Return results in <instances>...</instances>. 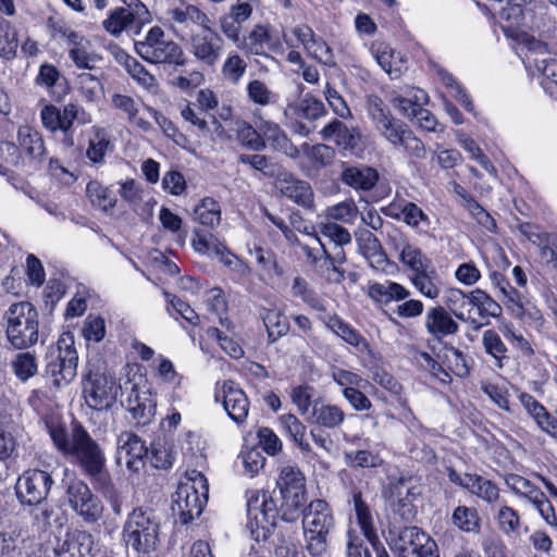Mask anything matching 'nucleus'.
Here are the masks:
<instances>
[{
	"mask_svg": "<svg viewBox=\"0 0 557 557\" xmlns=\"http://www.w3.org/2000/svg\"><path fill=\"white\" fill-rule=\"evenodd\" d=\"M281 424L292 441L302 453H310L311 445L306 438V425L295 414H283L280 418Z\"/></svg>",
	"mask_w": 557,
	"mask_h": 557,
	"instance_id": "nucleus-40",
	"label": "nucleus"
},
{
	"mask_svg": "<svg viewBox=\"0 0 557 557\" xmlns=\"http://www.w3.org/2000/svg\"><path fill=\"white\" fill-rule=\"evenodd\" d=\"M48 429L57 448L70 457L87 476L97 482L103 493H109L112 484L106 471V457L85 428L78 422H73L70 434L59 424H48Z\"/></svg>",
	"mask_w": 557,
	"mask_h": 557,
	"instance_id": "nucleus-1",
	"label": "nucleus"
},
{
	"mask_svg": "<svg viewBox=\"0 0 557 557\" xmlns=\"http://www.w3.org/2000/svg\"><path fill=\"white\" fill-rule=\"evenodd\" d=\"M400 213L403 221L419 232H426L430 227L429 216L413 202H406Z\"/></svg>",
	"mask_w": 557,
	"mask_h": 557,
	"instance_id": "nucleus-54",
	"label": "nucleus"
},
{
	"mask_svg": "<svg viewBox=\"0 0 557 557\" xmlns=\"http://www.w3.org/2000/svg\"><path fill=\"white\" fill-rule=\"evenodd\" d=\"M368 297L379 306H387L392 301H400L410 296V292L403 285L392 281L383 283L369 282Z\"/></svg>",
	"mask_w": 557,
	"mask_h": 557,
	"instance_id": "nucleus-27",
	"label": "nucleus"
},
{
	"mask_svg": "<svg viewBox=\"0 0 557 557\" xmlns=\"http://www.w3.org/2000/svg\"><path fill=\"white\" fill-rule=\"evenodd\" d=\"M446 305L457 319L469 323L473 330H479L484 325L472 314V292L467 294L461 289H450Z\"/></svg>",
	"mask_w": 557,
	"mask_h": 557,
	"instance_id": "nucleus-26",
	"label": "nucleus"
},
{
	"mask_svg": "<svg viewBox=\"0 0 557 557\" xmlns=\"http://www.w3.org/2000/svg\"><path fill=\"white\" fill-rule=\"evenodd\" d=\"M391 547L398 557H423L433 552L435 543L420 528L412 525L400 528L392 537Z\"/></svg>",
	"mask_w": 557,
	"mask_h": 557,
	"instance_id": "nucleus-13",
	"label": "nucleus"
},
{
	"mask_svg": "<svg viewBox=\"0 0 557 557\" xmlns=\"http://www.w3.org/2000/svg\"><path fill=\"white\" fill-rule=\"evenodd\" d=\"M323 139L333 140L345 153L361 157L364 151V140L358 127H348L342 121L334 119L320 132Z\"/></svg>",
	"mask_w": 557,
	"mask_h": 557,
	"instance_id": "nucleus-15",
	"label": "nucleus"
},
{
	"mask_svg": "<svg viewBox=\"0 0 557 557\" xmlns=\"http://www.w3.org/2000/svg\"><path fill=\"white\" fill-rule=\"evenodd\" d=\"M119 389L115 376L106 371L102 364L89 363L83 392L90 408L95 410L110 409L117 398Z\"/></svg>",
	"mask_w": 557,
	"mask_h": 557,
	"instance_id": "nucleus-8",
	"label": "nucleus"
},
{
	"mask_svg": "<svg viewBox=\"0 0 557 557\" xmlns=\"http://www.w3.org/2000/svg\"><path fill=\"white\" fill-rule=\"evenodd\" d=\"M239 458L242 459L244 472L251 478L258 474L264 467L265 457L257 447L243 451Z\"/></svg>",
	"mask_w": 557,
	"mask_h": 557,
	"instance_id": "nucleus-63",
	"label": "nucleus"
},
{
	"mask_svg": "<svg viewBox=\"0 0 557 557\" xmlns=\"http://www.w3.org/2000/svg\"><path fill=\"white\" fill-rule=\"evenodd\" d=\"M261 136L265 141H269L272 149L281 151L289 158L296 159L299 156L298 148L289 140L285 132L278 124L261 120L258 124Z\"/></svg>",
	"mask_w": 557,
	"mask_h": 557,
	"instance_id": "nucleus-25",
	"label": "nucleus"
},
{
	"mask_svg": "<svg viewBox=\"0 0 557 557\" xmlns=\"http://www.w3.org/2000/svg\"><path fill=\"white\" fill-rule=\"evenodd\" d=\"M247 71L246 61L237 53L231 52L221 69L222 77L231 85H237Z\"/></svg>",
	"mask_w": 557,
	"mask_h": 557,
	"instance_id": "nucleus-47",
	"label": "nucleus"
},
{
	"mask_svg": "<svg viewBox=\"0 0 557 557\" xmlns=\"http://www.w3.org/2000/svg\"><path fill=\"white\" fill-rule=\"evenodd\" d=\"M251 2L252 0H236L230 5L228 11L219 18L222 34L236 45L240 41L243 23L252 15Z\"/></svg>",
	"mask_w": 557,
	"mask_h": 557,
	"instance_id": "nucleus-20",
	"label": "nucleus"
},
{
	"mask_svg": "<svg viewBox=\"0 0 557 557\" xmlns=\"http://www.w3.org/2000/svg\"><path fill=\"white\" fill-rule=\"evenodd\" d=\"M236 125L237 138L243 146L253 151H260L265 148L264 139L259 129L257 131L244 121L237 122Z\"/></svg>",
	"mask_w": 557,
	"mask_h": 557,
	"instance_id": "nucleus-52",
	"label": "nucleus"
},
{
	"mask_svg": "<svg viewBox=\"0 0 557 557\" xmlns=\"http://www.w3.org/2000/svg\"><path fill=\"white\" fill-rule=\"evenodd\" d=\"M302 528L306 548L312 557H323L336 528V520L330 504L313 499L302 509Z\"/></svg>",
	"mask_w": 557,
	"mask_h": 557,
	"instance_id": "nucleus-2",
	"label": "nucleus"
},
{
	"mask_svg": "<svg viewBox=\"0 0 557 557\" xmlns=\"http://www.w3.org/2000/svg\"><path fill=\"white\" fill-rule=\"evenodd\" d=\"M324 104L319 99L306 95L296 103L287 104L285 115L294 116L296 120L313 121L323 115Z\"/></svg>",
	"mask_w": 557,
	"mask_h": 557,
	"instance_id": "nucleus-32",
	"label": "nucleus"
},
{
	"mask_svg": "<svg viewBox=\"0 0 557 557\" xmlns=\"http://www.w3.org/2000/svg\"><path fill=\"white\" fill-rule=\"evenodd\" d=\"M262 321L268 331L269 343H275L289 331L288 319L275 309H267L262 313Z\"/></svg>",
	"mask_w": 557,
	"mask_h": 557,
	"instance_id": "nucleus-42",
	"label": "nucleus"
},
{
	"mask_svg": "<svg viewBox=\"0 0 557 557\" xmlns=\"http://www.w3.org/2000/svg\"><path fill=\"white\" fill-rule=\"evenodd\" d=\"M320 233L334 244L335 248L350 244L351 235L347 228L334 222H327L320 226Z\"/></svg>",
	"mask_w": 557,
	"mask_h": 557,
	"instance_id": "nucleus-62",
	"label": "nucleus"
},
{
	"mask_svg": "<svg viewBox=\"0 0 557 557\" xmlns=\"http://www.w3.org/2000/svg\"><path fill=\"white\" fill-rule=\"evenodd\" d=\"M421 495V487L418 485L408 486L406 495L399 497L395 512L400 516L404 521H412L417 516V508L413 502Z\"/></svg>",
	"mask_w": 557,
	"mask_h": 557,
	"instance_id": "nucleus-56",
	"label": "nucleus"
},
{
	"mask_svg": "<svg viewBox=\"0 0 557 557\" xmlns=\"http://www.w3.org/2000/svg\"><path fill=\"white\" fill-rule=\"evenodd\" d=\"M111 141L104 128L92 126L86 157L92 163H102Z\"/></svg>",
	"mask_w": 557,
	"mask_h": 557,
	"instance_id": "nucleus-37",
	"label": "nucleus"
},
{
	"mask_svg": "<svg viewBox=\"0 0 557 557\" xmlns=\"http://www.w3.org/2000/svg\"><path fill=\"white\" fill-rule=\"evenodd\" d=\"M86 191L91 203L106 212L113 210L116 206L117 200L112 190L102 186L99 182H89Z\"/></svg>",
	"mask_w": 557,
	"mask_h": 557,
	"instance_id": "nucleus-45",
	"label": "nucleus"
},
{
	"mask_svg": "<svg viewBox=\"0 0 557 557\" xmlns=\"http://www.w3.org/2000/svg\"><path fill=\"white\" fill-rule=\"evenodd\" d=\"M305 475L295 466H284L281 469L277 487L282 495L283 518L293 520L294 512L302 508L306 503Z\"/></svg>",
	"mask_w": 557,
	"mask_h": 557,
	"instance_id": "nucleus-10",
	"label": "nucleus"
},
{
	"mask_svg": "<svg viewBox=\"0 0 557 557\" xmlns=\"http://www.w3.org/2000/svg\"><path fill=\"white\" fill-rule=\"evenodd\" d=\"M482 343L485 351L495 359L497 368H503L504 360H507V347L500 336L494 330H486L483 333Z\"/></svg>",
	"mask_w": 557,
	"mask_h": 557,
	"instance_id": "nucleus-50",
	"label": "nucleus"
},
{
	"mask_svg": "<svg viewBox=\"0 0 557 557\" xmlns=\"http://www.w3.org/2000/svg\"><path fill=\"white\" fill-rule=\"evenodd\" d=\"M424 326L428 333L436 339L454 335L459 330L458 323L442 306H435L428 309L424 318Z\"/></svg>",
	"mask_w": 557,
	"mask_h": 557,
	"instance_id": "nucleus-24",
	"label": "nucleus"
},
{
	"mask_svg": "<svg viewBox=\"0 0 557 557\" xmlns=\"http://www.w3.org/2000/svg\"><path fill=\"white\" fill-rule=\"evenodd\" d=\"M375 59L392 78H398L406 70V61L403 55L388 46H380L375 51Z\"/></svg>",
	"mask_w": 557,
	"mask_h": 557,
	"instance_id": "nucleus-35",
	"label": "nucleus"
},
{
	"mask_svg": "<svg viewBox=\"0 0 557 557\" xmlns=\"http://www.w3.org/2000/svg\"><path fill=\"white\" fill-rule=\"evenodd\" d=\"M223 38L211 25L190 37V52L201 64L213 67L223 52Z\"/></svg>",
	"mask_w": 557,
	"mask_h": 557,
	"instance_id": "nucleus-16",
	"label": "nucleus"
},
{
	"mask_svg": "<svg viewBox=\"0 0 557 557\" xmlns=\"http://www.w3.org/2000/svg\"><path fill=\"white\" fill-rule=\"evenodd\" d=\"M148 448L145 442L134 433L123 432L117 437L116 463L138 473L145 468Z\"/></svg>",
	"mask_w": 557,
	"mask_h": 557,
	"instance_id": "nucleus-17",
	"label": "nucleus"
},
{
	"mask_svg": "<svg viewBox=\"0 0 557 557\" xmlns=\"http://www.w3.org/2000/svg\"><path fill=\"white\" fill-rule=\"evenodd\" d=\"M77 363L73 335L64 333L46 354V373L57 386L69 384L76 376Z\"/></svg>",
	"mask_w": 557,
	"mask_h": 557,
	"instance_id": "nucleus-6",
	"label": "nucleus"
},
{
	"mask_svg": "<svg viewBox=\"0 0 557 557\" xmlns=\"http://www.w3.org/2000/svg\"><path fill=\"white\" fill-rule=\"evenodd\" d=\"M534 64L536 72L543 77L542 84L546 88L548 84L557 85V60L550 58L529 59Z\"/></svg>",
	"mask_w": 557,
	"mask_h": 557,
	"instance_id": "nucleus-64",
	"label": "nucleus"
},
{
	"mask_svg": "<svg viewBox=\"0 0 557 557\" xmlns=\"http://www.w3.org/2000/svg\"><path fill=\"white\" fill-rule=\"evenodd\" d=\"M123 65L131 77L147 90H154L158 87L157 78L134 57L122 51Z\"/></svg>",
	"mask_w": 557,
	"mask_h": 557,
	"instance_id": "nucleus-36",
	"label": "nucleus"
},
{
	"mask_svg": "<svg viewBox=\"0 0 557 557\" xmlns=\"http://www.w3.org/2000/svg\"><path fill=\"white\" fill-rule=\"evenodd\" d=\"M351 499L354 503L358 524L363 535L366 536V539L369 541L374 552L376 553V557H389L388 553L386 552L384 545L381 543L376 534L371 511L367 503L362 498L361 491L354 490L351 492Z\"/></svg>",
	"mask_w": 557,
	"mask_h": 557,
	"instance_id": "nucleus-21",
	"label": "nucleus"
},
{
	"mask_svg": "<svg viewBox=\"0 0 557 557\" xmlns=\"http://www.w3.org/2000/svg\"><path fill=\"white\" fill-rule=\"evenodd\" d=\"M342 182L356 190H371L379 181V173L370 166H348L341 174Z\"/></svg>",
	"mask_w": 557,
	"mask_h": 557,
	"instance_id": "nucleus-30",
	"label": "nucleus"
},
{
	"mask_svg": "<svg viewBox=\"0 0 557 557\" xmlns=\"http://www.w3.org/2000/svg\"><path fill=\"white\" fill-rule=\"evenodd\" d=\"M275 187L286 198L306 210H314L313 190L310 184L293 174L283 173L276 178Z\"/></svg>",
	"mask_w": 557,
	"mask_h": 557,
	"instance_id": "nucleus-19",
	"label": "nucleus"
},
{
	"mask_svg": "<svg viewBox=\"0 0 557 557\" xmlns=\"http://www.w3.org/2000/svg\"><path fill=\"white\" fill-rule=\"evenodd\" d=\"M4 318L7 338L14 348L23 349L37 343V312L29 302L11 305Z\"/></svg>",
	"mask_w": 557,
	"mask_h": 557,
	"instance_id": "nucleus-5",
	"label": "nucleus"
},
{
	"mask_svg": "<svg viewBox=\"0 0 557 557\" xmlns=\"http://www.w3.org/2000/svg\"><path fill=\"white\" fill-rule=\"evenodd\" d=\"M137 10L133 12L123 7L115 8L109 12L108 17L102 22V26L110 35L119 37L124 30L132 27L135 23Z\"/></svg>",
	"mask_w": 557,
	"mask_h": 557,
	"instance_id": "nucleus-34",
	"label": "nucleus"
},
{
	"mask_svg": "<svg viewBox=\"0 0 557 557\" xmlns=\"http://www.w3.org/2000/svg\"><path fill=\"white\" fill-rule=\"evenodd\" d=\"M506 484L516 495L528 499L530 503L543 492L530 480L518 474H510L506 479Z\"/></svg>",
	"mask_w": 557,
	"mask_h": 557,
	"instance_id": "nucleus-59",
	"label": "nucleus"
},
{
	"mask_svg": "<svg viewBox=\"0 0 557 557\" xmlns=\"http://www.w3.org/2000/svg\"><path fill=\"white\" fill-rule=\"evenodd\" d=\"M223 407L228 417L238 425L244 423L249 412V400L245 392L234 381H225L222 387Z\"/></svg>",
	"mask_w": 557,
	"mask_h": 557,
	"instance_id": "nucleus-23",
	"label": "nucleus"
},
{
	"mask_svg": "<svg viewBox=\"0 0 557 557\" xmlns=\"http://www.w3.org/2000/svg\"><path fill=\"white\" fill-rule=\"evenodd\" d=\"M467 490L488 504L495 503L499 498V488L497 485L479 474H472L471 481L468 482Z\"/></svg>",
	"mask_w": 557,
	"mask_h": 557,
	"instance_id": "nucleus-46",
	"label": "nucleus"
},
{
	"mask_svg": "<svg viewBox=\"0 0 557 557\" xmlns=\"http://www.w3.org/2000/svg\"><path fill=\"white\" fill-rule=\"evenodd\" d=\"M400 262L413 274L432 268L431 260L421 251V249L410 244H406L401 249Z\"/></svg>",
	"mask_w": 557,
	"mask_h": 557,
	"instance_id": "nucleus-44",
	"label": "nucleus"
},
{
	"mask_svg": "<svg viewBox=\"0 0 557 557\" xmlns=\"http://www.w3.org/2000/svg\"><path fill=\"white\" fill-rule=\"evenodd\" d=\"M195 218L200 224L214 227L221 221V207L213 198H205L194 210Z\"/></svg>",
	"mask_w": 557,
	"mask_h": 557,
	"instance_id": "nucleus-49",
	"label": "nucleus"
},
{
	"mask_svg": "<svg viewBox=\"0 0 557 557\" xmlns=\"http://www.w3.org/2000/svg\"><path fill=\"white\" fill-rule=\"evenodd\" d=\"M247 96L251 102L261 107L275 104L277 101V95L260 79H252L248 83Z\"/></svg>",
	"mask_w": 557,
	"mask_h": 557,
	"instance_id": "nucleus-51",
	"label": "nucleus"
},
{
	"mask_svg": "<svg viewBox=\"0 0 557 557\" xmlns=\"http://www.w3.org/2000/svg\"><path fill=\"white\" fill-rule=\"evenodd\" d=\"M92 119L82 106L76 103H67L61 110V132L67 134L72 131L74 122L79 125L91 123Z\"/></svg>",
	"mask_w": 557,
	"mask_h": 557,
	"instance_id": "nucleus-43",
	"label": "nucleus"
},
{
	"mask_svg": "<svg viewBox=\"0 0 557 557\" xmlns=\"http://www.w3.org/2000/svg\"><path fill=\"white\" fill-rule=\"evenodd\" d=\"M432 274H434V271L430 269L413 274L410 280L420 294L430 299H435L440 295V288L434 283Z\"/></svg>",
	"mask_w": 557,
	"mask_h": 557,
	"instance_id": "nucleus-60",
	"label": "nucleus"
},
{
	"mask_svg": "<svg viewBox=\"0 0 557 557\" xmlns=\"http://www.w3.org/2000/svg\"><path fill=\"white\" fill-rule=\"evenodd\" d=\"M472 307L476 310L478 319L485 324L488 318H496L502 313V307L482 289L472 290Z\"/></svg>",
	"mask_w": 557,
	"mask_h": 557,
	"instance_id": "nucleus-38",
	"label": "nucleus"
},
{
	"mask_svg": "<svg viewBox=\"0 0 557 557\" xmlns=\"http://www.w3.org/2000/svg\"><path fill=\"white\" fill-rule=\"evenodd\" d=\"M18 41L10 22H0V58L12 60L16 55Z\"/></svg>",
	"mask_w": 557,
	"mask_h": 557,
	"instance_id": "nucleus-55",
	"label": "nucleus"
},
{
	"mask_svg": "<svg viewBox=\"0 0 557 557\" xmlns=\"http://www.w3.org/2000/svg\"><path fill=\"white\" fill-rule=\"evenodd\" d=\"M326 326L347 344L354 346L358 351L364 352L368 350L369 344L367 339L356 329L344 322L337 315L330 317Z\"/></svg>",
	"mask_w": 557,
	"mask_h": 557,
	"instance_id": "nucleus-33",
	"label": "nucleus"
},
{
	"mask_svg": "<svg viewBox=\"0 0 557 557\" xmlns=\"http://www.w3.org/2000/svg\"><path fill=\"white\" fill-rule=\"evenodd\" d=\"M160 520L150 508H134L126 517L122 537L127 548L138 555L154 552L160 542Z\"/></svg>",
	"mask_w": 557,
	"mask_h": 557,
	"instance_id": "nucleus-3",
	"label": "nucleus"
},
{
	"mask_svg": "<svg viewBox=\"0 0 557 557\" xmlns=\"http://www.w3.org/2000/svg\"><path fill=\"white\" fill-rule=\"evenodd\" d=\"M472 307L476 310L478 319L485 324L488 318H496L502 313V307L482 289L472 290Z\"/></svg>",
	"mask_w": 557,
	"mask_h": 557,
	"instance_id": "nucleus-39",
	"label": "nucleus"
},
{
	"mask_svg": "<svg viewBox=\"0 0 557 557\" xmlns=\"http://www.w3.org/2000/svg\"><path fill=\"white\" fill-rule=\"evenodd\" d=\"M70 507L86 522L96 523L103 513L100 498L92 494L89 486L83 481H74L67 486Z\"/></svg>",
	"mask_w": 557,
	"mask_h": 557,
	"instance_id": "nucleus-12",
	"label": "nucleus"
},
{
	"mask_svg": "<svg viewBox=\"0 0 557 557\" xmlns=\"http://www.w3.org/2000/svg\"><path fill=\"white\" fill-rule=\"evenodd\" d=\"M135 51L150 64L174 66L185 64L182 47L169 38L160 26H152L143 40L135 41Z\"/></svg>",
	"mask_w": 557,
	"mask_h": 557,
	"instance_id": "nucleus-4",
	"label": "nucleus"
},
{
	"mask_svg": "<svg viewBox=\"0 0 557 557\" xmlns=\"http://www.w3.org/2000/svg\"><path fill=\"white\" fill-rule=\"evenodd\" d=\"M156 407L157 400L149 389L140 391L135 385L132 387L126 399V409L136 424H148L156 413Z\"/></svg>",
	"mask_w": 557,
	"mask_h": 557,
	"instance_id": "nucleus-22",
	"label": "nucleus"
},
{
	"mask_svg": "<svg viewBox=\"0 0 557 557\" xmlns=\"http://www.w3.org/2000/svg\"><path fill=\"white\" fill-rule=\"evenodd\" d=\"M17 140L21 149L34 161L41 163L46 154L45 143L41 134L28 125L20 126Z\"/></svg>",
	"mask_w": 557,
	"mask_h": 557,
	"instance_id": "nucleus-31",
	"label": "nucleus"
},
{
	"mask_svg": "<svg viewBox=\"0 0 557 557\" xmlns=\"http://www.w3.org/2000/svg\"><path fill=\"white\" fill-rule=\"evenodd\" d=\"M344 461L349 468H377L383 460L377 453L368 449L350 450L344 454Z\"/></svg>",
	"mask_w": 557,
	"mask_h": 557,
	"instance_id": "nucleus-48",
	"label": "nucleus"
},
{
	"mask_svg": "<svg viewBox=\"0 0 557 557\" xmlns=\"http://www.w3.org/2000/svg\"><path fill=\"white\" fill-rule=\"evenodd\" d=\"M207 500L191 485L180 483L173 496L172 510L181 518L182 523L187 524L202 512Z\"/></svg>",
	"mask_w": 557,
	"mask_h": 557,
	"instance_id": "nucleus-18",
	"label": "nucleus"
},
{
	"mask_svg": "<svg viewBox=\"0 0 557 557\" xmlns=\"http://www.w3.org/2000/svg\"><path fill=\"white\" fill-rule=\"evenodd\" d=\"M499 530L505 535L518 534L521 527V518L517 510L504 505L500 506L496 515Z\"/></svg>",
	"mask_w": 557,
	"mask_h": 557,
	"instance_id": "nucleus-57",
	"label": "nucleus"
},
{
	"mask_svg": "<svg viewBox=\"0 0 557 557\" xmlns=\"http://www.w3.org/2000/svg\"><path fill=\"white\" fill-rule=\"evenodd\" d=\"M94 536L85 530H71L58 537L46 557H94L98 552Z\"/></svg>",
	"mask_w": 557,
	"mask_h": 557,
	"instance_id": "nucleus-14",
	"label": "nucleus"
},
{
	"mask_svg": "<svg viewBox=\"0 0 557 557\" xmlns=\"http://www.w3.org/2000/svg\"><path fill=\"white\" fill-rule=\"evenodd\" d=\"M367 109L376 131L391 145L401 147L405 150L406 143L413 133L409 126L396 120L379 96H368Z\"/></svg>",
	"mask_w": 557,
	"mask_h": 557,
	"instance_id": "nucleus-9",
	"label": "nucleus"
},
{
	"mask_svg": "<svg viewBox=\"0 0 557 557\" xmlns=\"http://www.w3.org/2000/svg\"><path fill=\"white\" fill-rule=\"evenodd\" d=\"M436 73L441 82L451 90L453 96L469 112L473 111V103L460 84L443 67H437Z\"/></svg>",
	"mask_w": 557,
	"mask_h": 557,
	"instance_id": "nucleus-58",
	"label": "nucleus"
},
{
	"mask_svg": "<svg viewBox=\"0 0 557 557\" xmlns=\"http://www.w3.org/2000/svg\"><path fill=\"white\" fill-rule=\"evenodd\" d=\"M69 58L77 67L89 71L94 70L96 64L101 61V57L91 51L89 41L76 48H69Z\"/></svg>",
	"mask_w": 557,
	"mask_h": 557,
	"instance_id": "nucleus-53",
	"label": "nucleus"
},
{
	"mask_svg": "<svg viewBox=\"0 0 557 557\" xmlns=\"http://www.w3.org/2000/svg\"><path fill=\"white\" fill-rule=\"evenodd\" d=\"M12 368L20 380L27 381L37 372L36 359L30 352H20L13 360Z\"/></svg>",
	"mask_w": 557,
	"mask_h": 557,
	"instance_id": "nucleus-61",
	"label": "nucleus"
},
{
	"mask_svg": "<svg viewBox=\"0 0 557 557\" xmlns=\"http://www.w3.org/2000/svg\"><path fill=\"white\" fill-rule=\"evenodd\" d=\"M52 484L53 479L49 472L40 469L25 470L15 484L16 497L22 505H39L48 497Z\"/></svg>",
	"mask_w": 557,
	"mask_h": 557,
	"instance_id": "nucleus-11",
	"label": "nucleus"
},
{
	"mask_svg": "<svg viewBox=\"0 0 557 557\" xmlns=\"http://www.w3.org/2000/svg\"><path fill=\"white\" fill-rule=\"evenodd\" d=\"M455 527L466 533H479L481 531V517L473 507L458 506L451 516Z\"/></svg>",
	"mask_w": 557,
	"mask_h": 557,
	"instance_id": "nucleus-41",
	"label": "nucleus"
},
{
	"mask_svg": "<svg viewBox=\"0 0 557 557\" xmlns=\"http://www.w3.org/2000/svg\"><path fill=\"white\" fill-rule=\"evenodd\" d=\"M247 528L256 542L267 541L277 517L276 504L267 491H250L247 497Z\"/></svg>",
	"mask_w": 557,
	"mask_h": 557,
	"instance_id": "nucleus-7",
	"label": "nucleus"
},
{
	"mask_svg": "<svg viewBox=\"0 0 557 557\" xmlns=\"http://www.w3.org/2000/svg\"><path fill=\"white\" fill-rule=\"evenodd\" d=\"M307 420L319 426L334 430L341 428L345 420V411L337 405L326 403H315Z\"/></svg>",
	"mask_w": 557,
	"mask_h": 557,
	"instance_id": "nucleus-28",
	"label": "nucleus"
},
{
	"mask_svg": "<svg viewBox=\"0 0 557 557\" xmlns=\"http://www.w3.org/2000/svg\"><path fill=\"white\" fill-rule=\"evenodd\" d=\"M169 15L174 23L186 27L196 25L202 29L211 25V20L205 11L196 4L185 2V0L181 1L180 7L170 9Z\"/></svg>",
	"mask_w": 557,
	"mask_h": 557,
	"instance_id": "nucleus-29",
	"label": "nucleus"
}]
</instances>
